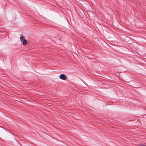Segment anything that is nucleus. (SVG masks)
<instances>
[{
  "label": "nucleus",
  "mask_w": 146,
  "mask_h": 146,
  "mask_svg": "<svg viewBox=\"0 0 146 146\" xmlns=\"http://www.w3.org/2000/svg\"><path fill=\"white\" fill-rule=\"evenodd\" d=\"M20 40L21 42L23 43L24 45H25L27 44V41L25 40L24 36H21L20 37Z\"/></svg>",
  "instance_id": "obj_1"
},
{
  "label": "nucleus",
  "mask_w": 146,
  "mask_h": 146,
  "mask_svg": "<svg viewBox=\"0 0 146 146\" xmlns=\"http://www.w3.org/2000/svg\"><path fill=\"white\" fill-rule=\"evenodd\" d=\"M141 146H146V145H141Z\"/></svg>",
  "instance_id": "obj_3"
},
{
  "label": "nucleus",
  "mask_w": 146,
  "mask_h": 146,
  "mask_svg": "<svg viewBox=\"0 0 146 146\" xmlns=\"http://www.w3.org/2000/svg\"><path fill=\"white\" fill-rule=\"evenodd\" d=\"M60 78L63 80H65L67 78V77L64 74H61L59 76Z\"/></svg>",
  "instance_id": "obj_2"
}]
</instances>
